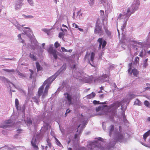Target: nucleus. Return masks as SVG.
<instances>
[{
  "instance_id": "nucleus-1",
  "label": "nucleus",
  "mask_w": 150,
  "mask_h": 150,
  "mask_svg": "<svg viewBox=\"0 0 150 150\" xmlns=\"http://www.w3.org/2000/svg\"><path fill=\"white\" fill-rule=\"evenodd\" d=\"M140 4L139 0H134L132 6L127 8L122 14L120 13L118 17V20H123L124 22L122 28L124 29L126 25V23L130 15L136 11Z\"/></svg>"
},
{
  "instance_id": "nucleus-2",
  "label": "nucleus",
  "mask_w": 150,
  "mask_h": 150,
  "mask_svg": "<svg viewBox=\"0 0 150 150\" xmlns=\"http://www.w3.org/2000/svg\"><path fill=\"white\" fill-rule=\"evenodd\" d=\"M109 135L111 137L113 134L115 136V140L120 142H125L126 139L125 138L124 136L122 134L120 131V126L115 128L114 130V126L113 125H111L109 127Z\"/></svg>"
},
{
  "instance_id": "nucleus-3",
  "label": "nucleus",
  "mask_w": 150,
  "mask_h": 150,
  "mask_svg": "<svg viewBox=\"0 0 150 150\" xmlns=\"http://www.w3.org/2000/svg\"><path fill=\"white\" fill-rule=\"evenodd\" d=\"M66 68V64H64L59 70L57 71L54 75L48 78L47 80L44 82L43 83V85L47 84V85L45 88V91L43 95V97L47 94L50 86L51 83L56 79V77L60 73L64 71Z\"/></svg>"
},
{
  "instance_id": "nucleus-4",
  "label": "nucleus",
  "mask_w": 150,
  "mask_h": 150,
  "mask_svg": "<svg viewBox=\"0 0 150 150\" xmlns=\"http://www.w3.org/2000/svg\"><path fill=\"white\" fill-rule=\"evenodd\" d=\"M73 75L74 78L85 83H91L93 80L92 77L86 75L82 71L74 73Z\"/></svg>"
},
{
  "instance_id": "nucleus-5",
  "label": "nucleus",
  "mask_w": 150,
  "mask_h": 150,
  "mask_svg": "<svg viewBox=\"0 0 150 150\" xmlns=\"http://www.w3.org/2000/svg\"><path fill=\"white\" fill-rule=\"evenodd\" d=\"M101 146L100 143H99L98 141H95L88 143L86 150H99Z\"/></svg>"
},
{
  "instance_id": "nucleus-6",
  "label": "nucleus",
  "mask_w": 150,
  "mask_h": 150,
  "mask_svg": "<svg viewBox=\"0 0 150 150\" xmlns=\"http://www.w3.org/2000/svg\"><path fill=\"white\" fill-rule=\"evenodd\" d=\"M47 85V84L43 85V83L42 85L40 86V87L39 88L38 91V97H34L33 98V101L35 102L37 104H39V97L41 95H42V97L43 98H45V96L47 95L48 92H47V94L45 95L44 96H43V95L44 93L45 90L44 92H43V89L44 88V86L45 85ZM48 92V91H47Z\"/></svg>"
},
{
  "instance_id": "nucleus-7",
  "label": "nucleus",
  "mask_w": 150,
  "mask_h": 150,
  "mask_svg": "<svg viewBox=\"0 0 150 150\" xmlns=\"http://www.w3.org/2000/svg\"><path fill=\"white\" fill-rule=\"evenodd\" d=\"M14 25L19 30H21L22 29L24 33L28 37L30 38V35L32 33V31L28 27H23L22 28V27H23L25 25H21L17 22L15 23H14Z\"/></svg>"
},
{
  "instance_id": "nucleus-8",
  "label": "nucleus",
  "mask_w": 150,
  "mask_h": 150,
  "mask_svg": "<svg viewBox=\"0 0 150 150\" xmlns=\"http://www.w3.org/2000/svg\"><path fill=\"white\" fill-rule=\"evenodd\" d=\"M48 52L50 54L53 56L55 60H56L58 58V56H60L61 55L59 53L53 49V45L52 44L50 45Z\"/></svg>"
},
{
  "instance_id": "nucleus-9",
  "label": "nucleus",
  "mask_w": 150,
  "mask_h": 150,
  "mask_svg": "<svg viewBox=\"0 0 150 150\" xmlns=\"http://www.w3.org/2000/svg\"><path fill=\"white\" fill-rule=\"evenodd\" d=\"M112 105L115 108H117L120 106H121V109L122 110L127 108V103L126 100H123L120 102L118 101L114 103Z\"/></svg>"
},
{
  "instance_id": "nucleus-10",
  "label": "nucleus",
  "mask_w": 150,
  "mask_h": 150,
  "mask_svg": "<svg viewBox=\"0 0 150 150\" xmlns=\"http://www.w3.org/2000/svg\"><path fill=\"white\" fill-rule=\"evenodd\" d=\"M87 122L86 121H84L83 123L79 125L77 128V133L75 135V138H77L78 135L82 132L83 129L85 127V125L87 124Z\"/></svg>"
},
{
  "instance_id": "nucleus-11",
  "label": "nucleus",
  "mask_w": 150,
  "mask_h": 150,
  "mask_svg": "<svg viewBox=\"0 0 150 150\" xmlns=\"http://www.w3.org/2000/svg\"><path fill=\"white\" fill-rule=\"evenodd\" d=\"M95 55V53L93 52H92L90 55V61L89 60V54H88V52H86V54L85 55V56L84 57V59L85 60H86V59H87L89 62V63L92 66V67H95L94 64L93 63V61L94 60V57Z\"/></svg>"
},
{
  "instance_id": "nucleus-12",
  "label": "nucleus",
  "mask_w": 150,
  "mask_h": 150,
  "mask_svg": "<svg viewBox=\"0 0 150 150\" xmlns=\"http://www.w3.org/2000/svg\"><path fill=\"white\" fill-rule=\"evenodd\" d=\"M132 63H130L129 64V69L128 70V72L131 75H133L134 76L137 77V75L139 74V72L135 69H132Z\"/></svg>"
},
{
  "instance_id": "nucleus-13",
  "label": "nucleus",
  "mask_w": 150,
  "mask_h": 150,
  "mask_svg": "<svg viewBox=\"0 0 150 150\" xmlns=\"http://www.w3.org/2000/svg\"><path fill=\"white\" fill-rule=\"evenodd\" d=\"M39 142V141L38 137L37 136H34L32 139L31 144L35 150H38L37 145Z\"/></svg>"
},
{
  "instance_id": "nucleus-14",
  "label": "nucleus",
  "mask_w": 150,
  "mask_h": 150,
  "mask_svg": "<svg viewBox=\"0 0 150 150\" xmlns=\"http://www.w3.org/2000/svg\"><path fill=\"white\" fill-rule=\"evenodd\" d=\"M64 95L68 104L70 105L72 104L73 98L72 94L70 92H66L64 93Z\"/></svg>"
},
{
  "instance_id": "nucleus-15",
  "label": "nucleus",
  "mask_w": 150,
  "mask_h": 150,
  "mask_svg": "<svg viewBox=\"0 0 150 150\" xmlns=\"http://www.w3.org/2000/svg\"><path fill=\"white\" fill-rule=\"evenodd\" d=\"M94 33L95 34H98L100 35L103 34V31L102 30V25L98 23V22L96 23V27L94 30Z\"/></svg>"
},
{
  "instance_id": "nucleus-16",
  "label": "nucleus",
  "mask_w": 150,
  "mask_h": 150,
  "mask_svg": "<svg viewBox=\"0 0 150 150\" xmlns=\"http://www.w3.org/2000/svg\"><path fill=\"white\" fill-rule=\"evenodd\" d=\"M31 45H30V47L33 50L41 49L40 46L38 45V43L36 40L35 39H33L31 40ZM29 47H30L28 46Z\"/></svg>"
},
{
  "instance_id": "nucleus-17",
  "label": "nucleus",
  "mask_w": 150,
  "mask_h": 150,
  "mask_svg": "<svg viewBox=\"0 0 150 150\" xmlns=\"http://www.w3.org/2000/svg\"><path fill=\"white\" fill-rule=\"evenodd\" d=\"M108 77V75L106 74H103L101 75H100L97 79H94L95 82H105L107 81L106 79Z\"/></svg>"
},
{
  "instance_id": "nucleus-18",
  "label": "nucleus",
  "mask_w": 150,
  "mask_h": 150,
  "mask_svg": "<svg viewBox=\"0 0 150 150\" xmlns=\"http://www.w3.org/2000/svg\"><path fill=\"white\" fill-rule=\"evenodd\" d=\"M98 41L99 43L98 47L99 50L100 49L101 47L102 49H103L106 44V41L103 40L102 38H99L98 40Z\"/></svg>"
},
{
  "instance_id": "nucleus-19",
  "label": "nucleus",
  "mask_w": 150,
  "mask_h": 150,
  "mask_svg": "<svg viewBox=\"0 0 150 150\" xmlns=\"http://www.w3.org/2000/svg\"><path fill=\"white\" fill-rule=\"evenodd\" d=\"M23 0H18L15 2V8L16 10L20 9L23 5Z\"/></svg>"
},
{
  "instance_id": "nucleus-20",
  "label": "nucleus",
  "mask_w": 150,
  "mask_h": 150,
  "mask_svg": "<svg viewBox=\"0 0 150 150\" xmlns=\"http://www.w3.org/2000/svg\"><path fill=\"white\" fill-rule=\"evenodd\" d=\"M46 141L47 143V146H42V150H51L50 149L52 148V145L50 142V139L49 138L47 139Z\"/></svg>"
},
{
  "instance_id": "nucleus-21",
  "label": "nucleus",
  "mask_w": 150,
  "mask_h": 150,
  "mask_svg": "<svg viewBox=\"0 0 150 150\" xmlns=\"http://www.w3.org/2000/svg\"><path fill=\"white\" fill-rule=\"evenodd\" d=\"M11 122H12V121L10 119L6 120L5 121L6 124L2 126L1 127L4 129H6V128L8 127V126H9V125H8V124H9Z\"/></svg>"
},
{
  "instance_id": "nucleus-22",
  "label": "nucleus",
  "mask_w": 150,
  "mask_h": 150,
  "mask_svg": "<svg viewBox=\"0 0 150 150\" xmlns=\"http://www.w3.org/2000/svg\"><path fill=\"white\" fill-rule=\"evenodd\" d=\"M0 79L1 80L3 81L6 82L7 83H11L13 86L15 87V86L14 85V84H13L12 83L10 82V81H9V80L8 79H6L4 77L0 76Z\"/></svg>"
},
{
  "instance_id": "nucleus-23",
  "label": "nucleus",
  "mask_w": 150,
  "mask_h": 150,
  "mask_svg": "<svg viewBox=\"0 0 150 150\" xmlns=\"http://www.w3.org/2000/svg\"><path fill=\"white\" fill-rule=\"evenodd\" d=\"M30 78L32 79L35 77L37 76V73L35 72H34L31 69H30Z\"/></svg>"
},
{
  "instance_id": "nucleus-24",
  "label": "nucleus",
  "mask_w": 150,
  "mask_h": 150,
  "mask_svg": "<svg viewBox=\"0 0 150 150\" xmlns=\"http://www.w3.org/2000/svg\"><path fill=\"white\" fill-rule=\"evenodd\" d=\"M99 3L100 4H101L100 5L101 6L103 5L104 7H106L108 4L107 0H100Z\"/></svg>"
},
{
  "instance_id": "nucleus-25",
  "label": "nucleus",
  "mask_w": 150,
  "mask_h": 150,
  "mask_svg": "<svg viewBox=\"0 0 150 150\" xmlns=\"http://www.w3.org/2000/svg\"><path fill=\"white\" fill-rule=\"evenodd\" d=\"M15 105L17 110H19L20 109V107L19 105V102L17 98L15 99Z\"/></svg>"
},
{
  "instance_id": "nucleus-26",
  "label": "nucleus",
  "mask_w": 150,
  "mask_h": 150,
  "mask_svg": "<svg viewBox=\"0 0 150 150\" xmlns=\"http://www.w3.org/2000/svg\"><path fill=\"white\" fill-rule=\"evenodd\" d=\"M16 74L18 75L20 78H23L25 77V75L22 73H21L18 71H16Z\"/></svg>"
},
{
  "instance_id": "nucleus-27",
  "label": "nucleus",
  "mask_w": 150,
  "mask_h": 150,
  "mask_svg": "<svg viewBox=\"0 0 150 150\" xmlns=\"http://www.w3.org/2000/svg\"><path fill=\"white\" fill-rule=\"evenodd\" d=\"M146 52L144 50L142 49L140 52L139 56L141 57H143L145 56Z\"/></svg>"
},
{
  "instance_id": "nucleus-28",
  "label": "nucleus",
  "mask_w": 150,
  "mask_h": 150,
  "mask_svg": "<svg viewBox=\"0 0 150 150\" xmlns=\"http://www.w3.org/2000/svg\"><path fill=\"white\" fill-rule=\"evenodd\" d=\"M95 93L92 92L91 93L87 95L86 96V98L88 99H91L94 97L96 96Z\"/></svg>"
},
{
  "instance_id": "nucleus-29",
  "label": "nucleus",
  "mask_w": 150,
  "mask_h": 150,
  "mask_svg": "<svg viewBox=\"0 0 150 150\" xmlns=\"http://www.w3.org/2000/svg\"><path fill=\"white\" fill-rule=\"evenodd\" d=\"M139 58L137 57H135L134 60V66H137L139 64Z\"/></svg>"
},
{
  "instance_id": "nucleus-30",
  "label": "nucleus",
  "mask_w": 150,
  "mask_h": 150,
  "mask_svg": "<svg viewBox=\"0 0 150 150\" xmlns=\"http://www.w3.org/2000/svg\"><path fill=\"white\" fill-rule=\"evenodd\" d=\"M150 134V129L146 132L143 135V139L145 140L146 138Z\"/></svg>"
},
{
  "instance_id": "nucleus-31",
  "label": "nucleus",
  "mask_w": 150,
  "mask_h": 150,
  "mask_svg": "<svg viewBox=\"0 0 150 150\" xmlns=\"http://www.w3.org/2000/svg\"><path fill=\"white\" fill-rule=\"evenodd\" d=\"M25 122L28 126L32 124V121L30 118H27L25 121Z\"/></svg>"
},
{
  "instance_id": "nucleus-32",
  "label": "nucleus",
  "mask_w": 150,
  "mask_h": 150,
  "mask_svg": "<svg viewBox=\"0 0 150 150\" xmlns=\"http://www.w3.org/2000/svg\"><path fill=\"white\" fill-rule=\"evenodd\" d=\"M88 1L89 6L91 7H92L95 3V0H88Z\"/></svg>"
},
{
  "instance_id": "nucleus-33",
  "label": "nucleus",
  "mask_w": 150,
  "mask_h": 150,
  "mask_svg": "<svg viewBox=\"0 0 150 150\" xmlns=\"http://www.w3.org/2000/svg\"><path fill=\"white\" fill-rule=\"evenodd\" d=\"M3 70L4 71L7 72H8L10 73H13L15 72V70L14 69H3Z\"/></svg>"
},
{
  "instance_id": "nucleus-34",
  "label": "nucleus",
  "mask_w": 150,
  "mask_h": 150,
  "mask_svg": "<svg viewBox=\"0 0 150 150\" xmlns=\"http://www.w3.org/2000/svg\"><path fill=\"white\" fill-rule=\"evenodd\" d=\"M36 65L38 71H39L41 70L42 68L40 67L39 63L38 62H36Z\"/></svg>"
},
{
  "instance_id": "nucleus-35",
  "label": "nucleus",
  "mask_w": 150,
  "mask_h": 150,
  "mask_svg": "<svg viewBox=\"0 0 150 150\" xmlns=\"http://www.w3.org/2000/svg\"><path fill=\"white\" fill-rule=\"evenodd\" d=\"M30 57L34 61H36L37 60V58L34 55V54H33L30 53Z\"/></svg>"
},
{
  "instance_id": "nucleus-36",
  "label": "nucleus",
  "mask_w": 150,
  "mask_h": 150,
  "mask_svg": "<svg viewBox=\"0 0 150 150\" xmlns=\"http://www.w3.org/2000/svg\"><path fill=\"white\" fill-rule=\"evenodd\" d=\"M28 3L31 6H34V3L33 0H27Z\"/></svg>"
},
{
  "instance_id": "nucleus-37",
  "label": "nucleus",
  "mask_w": 150,
  "mask_h": 150,
  "mask_svg": "<svg viewBox=\"0 0 150 150\" xmlns=\"http://www.w3.org/2000/svg\"><path fill=\"white\" fill-rule=\"evenodd\" d=\"M141 102L138 99L136 100L134 102V104L135 105H140L141 104Z\"/></svg>"
},
{
  "instance_id": "nucleus-38",
  "label": "nucleus",
  "mask_w": 150,
  "mask_h": 150,
  "mask_svg": "<svg viewBox=\"0 0 150 150\" xmlns=\"http://www.w3.org/2000/svg\"><path fill=\"white\" fill-rule=\"evenodd\" d=\"M144 104L147 107H148L150 105V103H149V102L147 101V100H145L144 102Z\"/></svg>"
},
{
  "instance_id": "nucleus-39",
  "label": "nucleus",
  "mask_w": 150,
  "mask_h": 150,
  "mask_svg": "<svg viewBox=\"0 0 150 150\" xmlns=\"http://www.w3.org/2000/svg\"><path fill=\"white\" fill-rule=\"evenodd\" d=\"M54 45L56 48H57L60 46V45L57 42L55 43Z\"/></svg>"
},
{
  "instance_id": "nucleus-40",
  "label": "nucleus",
  "mask_w": 150,
  "mask_h": 150,
  "mask_svg": "<svg viewBox=\"0 0 150 150\" xmlns=\"http://www.w3.org/2000/svg\"><path fill=\"white\" fill-rule=\"evenodd\" d=\"M105 31L106 34L110 36L111 35V32L107 29H105Z\"/></svg>"
},
{
  "instance_id": "nucleus-41",
  "label": "nucleus",
  "mask_w": 150,
  "mask_h": 150,
  "mask_svg": "<svg viewBox=\"0 0 150 150\" xmlns=\"http://www.w3.org/2000/svg\"><path fill=\"white\" fill-rule=\"evenodd\" d=\"M55 139L56 141V142L57 145L59 146H61L62 145L61 143H60V142H59V141L56 138H55Z\"/></svg>"
},
{
  "instance_id": "nucleus-42",
  "label": "nucleus",
  "mask_w": 150,
  "mask_h": 150,
  "mask_svg": "<svg viewBox=\"0 0 150 150\" xmlns=\"http://www.w3.org/2000/svg\"><path fill=\"white\" fill-rule=\"evenodd\" d=\"M123 120L124 122L125 123H127V120L126 119L125 117V115L124 114H123Z\"/></svg>"
},
{
  "instance_id": "nucleus-43",
  "label": "nucleus",
  "mask_w": 150,
  "mask_h": 150,
  "mask_svg": "<svg viewBox=\"0 0 150 150\" xmlns=\"http://www.w3.org/2000/svg\"><path fill=\"white\" fill-rule=\"evenodd\" d=\"M64 34L63 33L60 32L59 33V37L60 38H62L63 37Z\"/></svg>"
},
{
  "instance_id": "nucleus-44",
  "label": "nucleus",
  "mask_w": 150,
  "mask_h": 150,
  "mask_svg": "<svg viewBox=\"0 0 150 150\" xmlns=\"http://www.w3.org/2000/svg\"><path fill=\"white\" fill-rule=\"evenodd\" d=\"M93 103L94 104L96 105L100 104V101H96V100H94L93 101Z\"/></svg>"
},
{
  "instance_id": "nucleus-45",
  "label": "nucleus",
  "mask_w": 150,
  "mask_h": 150,
  "mask_svg": "<svg viewBox=\"0 0 150 150\" xmlns=\"http://www.w3.org/2000/svg\"><path fill=\"white\" fill-rule=\"evenodd\" d=\"M61 48V49L62 50V51L63 52H67V50L64 47H62Z\"/></svg>"
},
{
  "instance_id": "nucleus-46",
  "label": "nucleus",
  "mask_w": 150,
  "mask_h": 150,
  "mask_svg": "<svg viewBox=\"0 0 150 150\" xmlns=\"http://www.w3.org/2000/svg\"><path fill=\"white\" fill-rule=\"evenodd\" d=\"M44 126L47 129H48L49 127V124L48 123H45Z\"/></svg>"
},
{
  "instance_id": "nucleus-47",
  "label": "nucleus",
  "mask_w": 150,
  "mask_h": 150,
  "mask_svg": "<svg viewBox=\"0 0 150 150\" xmlns=\"http://www.w3.org/2000/svg\"><path fill=\"white\" fill-rule=\"evenodd\" d=\"M70 110H69V109H67L66 111V113L65 114V116L66 117L67 116V114L69 113L70 112Z\"/></svg>"
},
{
  "instance_id": "nucleus-48",
  "label": "nucleus",
  "mask_w": 150,
  "mask_h": 150,
  "mask_svg": "<svg viewBox=\"0 0 150 150\" xmlns=\"http://www.w3.org/2000/svg\"><path fill=\"white\" fill-rule=\"evenodd\" d=\"M73 26L75 28H78V25L75 23H74L72 24Z\"/></svg>"
},
{
  "instance_id": "nucleus-49",
  "label": "nucleus",
  "mask_w": 150,
  "mask_h": 150,
  "mask_svg": "<svg viewBox=\"0 0 150 150\" xmlns=\"http://www.w3.org/2000/svg\"><path fill=\"white\" fill-rule=\"evenodd\" d=\"M148 65V63L147 62H144L143 63V67L145 68Z\"/></svg>"
},
{
  "instance_id": "nucleus-50",
  "label": "nucleus",
  "mask_w": 150,
  "mask_h": 150,
  "mask_svg": "<svg viewBox=\"0 0 150 150\" xmlns=\"http://www.w3.org/2000/svg\"><path fill=\"white\" fill-rule=\"evenodd\" d=\"M23 130L21 129H18L17 130V133H20Z\"/></svg>"
},
{
  "instance_id": "nucleus-51",
  "label": "nucleus",
  "mask_w": 150,
  "mask_h": 150,
  "mask_svg": "<svg viewBox=\"0 0 150 150\" xmlns=\"http://www.w3.org/2000/svg\"><path fill=\"white\" fill-rule=\"evenodd\" d=\"M104 11L102 10H101L100 12V13L101 16H103L104 15Z\"/></svg>"
},
{
  "instance_id": "nucleus-52",
  "label": "nucleus",
  "mask_w": 150,
  "mask_h": 150,
  "mask_svg": "<svg viewBox=\"0 0 150 150\" xmlns=\"http://www.w3.org/2000/svg\"><path fill=\"white\" fill-rule=\"evenodd\" d=\"M19 90L21 93H23V94H25V92L23 90L20 88Z\"/></svg>"
},
{
  "instance_id": "nucleus-53",
  "label": "nucleus",
  "mask_w": 150,
  "mask_h": 150,
  "mask_svg": "<svg viewBox=\"0 0 150 150\" xmlns=\"http://www.w3.org/2000/svg\"><path fill=\"white\" fill-rule=\"evenodd\" d=\"M40 120H38V119L37 120V121L35 122H34L33 123L34 124V125H36L39 122H40Z\"/></svg>"
},
{
  "instance_id": "nucleus-54",
  "label": "nucleus",
  "mask_w": 150,
  "mask_h": 150,
  "mask_svg": "<svg viewBox=\"0 0 150 150\" xmlns=\"http://www.w3.org/2000/svg\"><path fill=\"white\" fill-rule=\"evenodd\" d=\"M42 30L46 33H47L48 31V30L46 28L43 29Z\"/></svg>"
},
{
  "instance_id": "nucleus-55",
  "label": "nucleus",
  "mask_w": 150,
  "mask_h": 150,
  "mask_svg": "<svg viewBox=\"0 0 150 150\" xmlns=\"http://www.w3.org/2000/svg\"><path fill=\"white\" fill-rule=\"evenodd\" d=\"M21 42L23 44V46H25L26 45V44L25 43H24V41L23 40H22Z\"/></svg>"
},
{
  "instance_id": "nucleus-56",
  "label": "nucleus",
  "mask_w": 150,
  "mask_h": 150,
  "mask_svg": "<svg viewBox=\"0 0 150 150\" xmlns=\"http://www.w3.org/2000/svg\"><path fill=\"white\" fill-rule=\"evenodd\" d=\"M18 37L19 40H22V39L21 38V34H18Z\"/></svg>"
},
{
  "instance_id": "nucleus-57",
  "label": "nucleus",
  "mask_w": 150,
  "mask_h": 150,
  "mask_svg": "<svg viewBox=\"0 0 150 150\" xmlns=\"http://www.w3.org/2000/svg\"><path fill=\"white\" fill-rule=\"evenodd\" d=\"M33 18V16L31 15H28L27 16V18Z\"/></svg>"
},
{
  "instance_id": "nucleus-58",
  "label": "nucleus",
  "mask_w": 150,
  "mask_h": 150,
  "mask_svg": "<svg viewBox=\"0 0 150 150\" xmlns=\"http://www.w3.org/2000/svg\"><path fill=\"white\" fill-rule=\"evenodd\" d=\"M147 86L148 87H147L146 88V90H147L148 89V88H149V86H150V84H147Z\"/></svg>"
},
{
  "instance_id": "nucleus-59",
  "label": "nucleus",
  "mask_w": 150,
  "mask_h": 150,
  "mask_svg": "<svg viewBox=\"0 0 150 150\" xmlns=\"http://www.w3.org/2000/svg\"><path fill=\"white\" fill-rule=\"evenodd\" d=\"M98 141H101V142H102L103 140V139L101 137H98Z\"/></svg>"
},
{
  "instance_id": "nucleus-60",
  "label": "nucleus",
  "mask_w": 150,
  "mask_h": 150,
  "mask_svg": "<svg viewBox=\"0 0 150 150\" xmlns=\"http://www.w3.org/2000/svg\"><path fill=\"white\" fill-rule=\"evenodd\" d=\"M113 68H114L113 66L112 65L110 66V67H109L110 69H113Z\"/></svg>"
},
{
  "instance_id": "nucleus-61",
  "label": "nucleus",
  "mask_w": 150,
  "mask_h": 150,
  "mask_svg": "<svg viewBox=\"0 0 150 150\" xmlns=\"http://www.w3.org/2000/svg\"><path fill=\"white\" fill-rule=\"evenodd\" d=\"M104 95L103 94H101L100 95L99 97L100 98H103Z\"/></svg>"
},
{
  "instance_id": "nucleus-62",
  "label": "nucleus",
  "mask_w": 150,
  "mask_h": 150,
  "mask_svg": "<svg viewBox=\"0 0 150 150\" xmlns=\"http://www.w3.org/2000/svg\"><path fill=\"white\" fill-rule=\"evenodd\" d=\"M78 29L80 31H83V29H81L80 28H79Z\"/></svg>"
},
{
  "instance_id": "nucleus-63",
  "label": "nucleus",
  "mask_w": 150,
  "mask_h": 150,
  "mask_svg": "<svg viewBox=\"0 0 150 150\" xmlns=\"http://www.w3.org/2000/svg\"><path fill=\"white\" fill-rule=\"evenodd\" d=\"M147 120L149 122H150V117H147Z\"/></svg>"
},
{
  "instance_id": "nucleus-64",
  "label": "nucleus",
  "mask_w": 150,
  "mask_h": 150,
  "mask_svg": "<svg viewBox=\"0 0 150 150\" xmlns=\"http://www.w3.org/2000/svg\"><path fill=\"white\" fill-rule=\"evenodd\" d=\"M147 54L149 55H150V50L149 51H148L147 52Z\"/></svg>"
}]
</instances>
